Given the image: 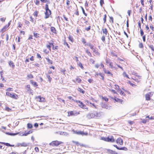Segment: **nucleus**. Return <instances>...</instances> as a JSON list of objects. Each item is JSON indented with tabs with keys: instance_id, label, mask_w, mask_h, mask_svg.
Listing matches in <instances>:
<instances>
[{
	"instance_id": "f257e3e1",
	"label": "nucleus",
	"mask_w": 154,
	"mask_h": 154,
	"mask_svg": "<svg viewBox=\"0 0 154 154\" xmlns=\"http://www.w3.org/2000/svg\"><path fill=\"white\" fill-rule=\"evenodd\" d=\"M100 116V113L96 111H94L93 113H89L86 116L87 118L88 119L95 118L99 119Z\"/></svg>"
},
{
	"instance_id": "f03ea898",
	"label": "nucleus",
	"mask_w": 154,
	"mask_h": 154,
	"mask_svg": "<svg viewBox=\"0 0 154 154\" xmlns=\"http://www.w3.org/2000/svg\"><path fill=\"white\" fill-rule=\"evenodd\" d=\"M45 9L46 11L45 12V18L47 19L49 17V16L51 14V11L49 9L48 5L46 4L45 5Z\"/></svg>"
},
{
	"instance_id": "7ed1b4c3",
	"label": "nucleus",
	"mask_w": 154,
	"mask_h": 154,
	"mask_svg": "<svg viewBox=\"0 0 154 154\" xmlns=\"http://www.w3.org/2000/svg\"><path fill=\"white\" fill-rule=\"evenodd\" d=\"M62 143L60 141H58L56 140L52 142L51 143H50V145H52V146H58L59 144Z\"/></svg>"
},
{
	"instance_id": "20e7f679",
	"label": "nucleus",
	"mask_w": 154,
	"mask_h": 154,
	"mask_svg": "<svg viewBox=\"0 0 154 154\" xmlns=\"http://www.w3.org/2000/svg\"><path fill=\"white\" fill-rule=\"evenodd\" d=\"M6 95H7L10 96V97L14 99H17V97H18L17 95L15 94H12L9 92H7L6 93Z\"/></svg>"
},
{
	"instance_id": "39448f33",
	"label": "nucleus",
	"mask_w": 154,
	"mask_h": 154,
	"mask_svg": "<svg viewBox=\"0 0 154 154\" xmlns=\"http://www.w3.org/2000/svg\"><path fill=\"white\" fill-rule=\"evenodd\" d=\"M74 132L76 134H77L78 135H87L88 134V133L86 132H84L83 131H74Z\"/></svg>"
},
{
	"instance_id": "423d86ee",
	"label": "nucleus",
	"mask_w": 154,
	"mask_h": 154,
	"mask_svg": "<svg viewBox=\"0 0 154 154\" xmlns=\"http://www.w3.org/2000/svg\"><path fill=\"white\" fill-rule=\"evenodd\" d=\"M101 106L102 107L106 109H109L111 108V106H110L105 104L103 103H101Z\"/></svg>"
},
{
	"instance_id": "0eeeda50",
	"label": "nucleus",
	"mask_w": 154,
	"mask_h": 154,
	"mask_svg": "<svg viewBox=\"0 0 154 154\" xmlns=\"http://www.w3.org/2000/svg\"><path fill=\"white\" fill-rule=\"evenodd\" d=\"M107 141L113 142L114 141V139L112 136H109L107 137Z\"/></svg>"
},
{
	"instance_id": "6e6552de",
	"label": "nucleus",
	"mask_w": 154,
	"mask_h": 154,
	"mask_svg": "<svg viewBox=\"0 0 154 154\" xmlns=\"http://www.w3.org/2000/svg\"><path fill=\"white\" fill-rule=\"evenodd\" d=\"M151 93L149 92L148 94H146L145 95L146 99L147 100H149L150 99Z\"/></svg>"
},
{
	"instance_id": "1a4fd4ad",
	"label": "nucleus",
	"mask_w": 154,
	"mask_h": 154,
	"mask_svg": "<svg viewBox=\"0 0 154 154\" xmlns=\"http://www.w3.org/2000/svg\"><path fill=\"white\" fill-rule=\"evenodd\" d=\"M49 44L50 45H52V49L53 50H55V49H57L58 48V47L57 46H56L54 47V45L53 44V43L52 42H49Z\"/></svg>"
},
{
	"instance_id": "9d476101",
	"label": "nucleus",
	"mask_w": 154,
	"mask_h": 154,
	"mask_svg": "<svg viewBox=\"0 0 154 154\" xmlns=\"http://www.w3.org/2000/svg\"><path fill=\"white\" fill-rule=\"evenodd\" d=\"M18 146H27V144L26 143H18Z\"/></svg>"
},
{
	"instance_id": "9b49d317",
	"label": "nucleus",
	"mask_w": 154,
	"mask_h": 154,
	"mask_svg": "<svg viewBox=\"0 0 154 154\" xmlns=\"http://www.w3.org/2000/svg\"><path fill=\"white\" fill-rule=\"evenodd\" d=\"M78 103H79V106L81 108H83L84 107H86V106L82 102L80 101H78Z\"/></svg>"
},
{
	"instance_id": "f8f14e48",
	"label": "nucleus",
	"mask_w": 154,
	"mask_h": 154,
	"mask_svg": "<svg viewBox=\"0 0 154 154\" xmlns=\"http://www.w3.org/2000/svg\"><path fill=\"white\" fill-rule=\"evenodd\" d=\"M73 142V143H75V144L77 146H79V145H80L81 146H84V147H85V145H84V144H81V143H79L78 142H76V141H72Z\"/></svg>"
},
{
	"instance_id": "ddd939ff",
	"label": "nucleus",
	"mask_w": 154,
	"mask_h": 154,
	"mask_svg": "<svg viewBox=\"0 0 154 154\" xmlns=\"http://www.w3.org/2000/svg\"><path fill=\"white\" fill-rule=\"evenodd\" d=\"M116 142L117 143H119L120 145H122L123 143V141L121 138H118L117 139Z\"/></svg>"
},
{
	"instance_id": "4468645a",
	"label": "nucleus",
	"mask_w": 154,
	"mask_h": 154,
	"mask_svg": "<svg viewBox=\"0 0 154 154\" xmlns=\"http://www.w3.org/2000/svg\"><path fill=\"white\" fill-rule=\"evenodd\" d=\"M9 27V26H7V25H6L5 26H4L3 28H2L1 30V31L2 32H5L6 30V29L8 28Z\"/></svg>"
},
{
	"instance_id": "2eb2a0df",
	"label": "nucleus",
	"mask_w": 154,
	"mask_h": 154,
	"mask_svg": "<svg viewBox=\"0 0 154 154\" xmlns=\"http://www.w3.org/2000/svg\"><path fill=\"white\" fill-rule=\"evenodd\" d=\"M103 70L105 73L112 75V74L109 70H106L105 68H103Z\"/></svg>"
},
{
	"instance_id": "dca6fc26",
	"label": "nucleus",
	"mask_w": 154,
	"mask_h": 154,
	"mask_svg": "<svg viewBox=\"0 0 154 154\" xmlns=\"http://www.w3.org/2000/svg\"><path fill=\"white\" fill-rule=\"evenodd\" d=\"M107 151L111 154H117V153L115 151H113L110 149H108Z\"/></svg>"
},
{
	"instance_id": "f3484780",
	"label": "nucleus",
	"mask_w": 154,
	"mask_h": 154,
	"mask_svg": "<svg viewBox=\"0 0 154 154\" xmlns=\"http://www.w3.org/2000/svg\"><path fill=\"white\" fill-rule=\"evenodd\" d=\"M30 83L35 87H37L38 85L37 84V83L33 81V80H30Z\"/></svg>"
},
{
	"instance_id": "a211bd4d",
	"label": "nucleus",
	"mask_w": 154,
	"mask_h": 154,
	"mask_svg": "<svg viewBox=\"0 0 154 154\" xmlns=\"http://www.w3.org/2000/svg\"><path fill=\"white\" fill-rule=\"evenodd\" d=\"M51 31L54 33H56V30L55 28L54 27H51Z\"/></svg>"
},
{
	"instance_id": "6ab92c4d",
	"label": "nucleus",
	"mask_w": 154,
	"mask_h": 154,
	"mask_svg": "<svg viewBox=\"0 0 154 154\" xmlns=\"http://www.w3.org/2000/svg\"><path fill=\"white\" fill-rule=\"evenodd\" d=\"M103 31V33H104L105 35H107L108 33V31L106 28L103 29H102Z\"/></svg>"
},
{
	"instance_id": "aec40b11",
	"label": "nucleus",
	"mask_w": 154,
	"mask_h": 154,
	"mask_svg": "<svg viewBox=\"0 0 154 154\" xmlns=\"http://www.w3.org/2000/svg\"><path fill=\"white\" fill-rule=\"evenodd\" d=\"M38 98L39 99V100H38L40 102H43L44 100V98L43 97H41L40 96H38Z\"/></svg>"
},
{
	"instance_id": "412c9836",
	"label": "nucleus",
	"mask_w": 154,
	"mask_h": 154,
	"mask_svg": "<svg viewBox=\"0 0 154 154\" xmlns=\"http://www.w3.org/2000/svg\"><path fill=\"white\" fill-rule=\"evenodd\" d=\"M148 46L151 50L153 51V53L154 54V47L153 45H149Z\"/></svg>"
},
{
	"instance_id": "4be33fe9",
	"label": "nucleus",
	"mask_w": 154,
	"mask_h": 154,
	"mask_svg": "<svg viewBox=\"0 0 154 154\" xmlns=\"http://www.w3.org/2000/svg\"><path fill=\"white\" fill-rule=\"evenodd\" d=\"M46 60H47V62L49 63H51V64H52L53 62L52 61L50 60L49 58H46Z\"/></svg>"
},
{
	"instance_id": "5701e85b",
	"label": "nucleus",
	"mask_w": 154,
	"mask_h": 154,
	"mask_svg": "<svg viewBox=\"0 0 154 154\" xmlns=\"http://www.w3.org/2000/svg\"><path fill=\"white\" fill-rule=\"evenodd\" d=\"M69 113L70 115H74L75 114H79V112H78V113H76V112H73V111H70L69 112Z\"/></svg>"
},
{
	"instance_id": "b1692460",
	"label": "nucleus",
	"mask_w": 154,
	"mask_h": 154,
	"mask_svg": "<svg viewBox=\"0 0 154 154\" xmlns=\"http://www.w3.org/2000/svg\"><path fill=\"white\" fill-rule=\"evenodd\" d=\"M9 65H10V66H11V65H12V67L13 68H14V67L15 65L12 61H10L9 62Z\"/></svg>"
},
{
	"instance_id": "393cba45",
	"label": "nucleus",
	"mask_w": 154,
	"mask_h": 154,
	"mask_svg": "<svg viewBox=\"0 0 154 154\" xmlns=\"http://www.w3.org/2000/svg\"><path fill=\"white\" fill-rule=\"evenodd\" d=\"M32 133V131H29L27 132H26V133L25 132L24 134H23L22 135V136H27L29 134L31 133Z\"/></svg>"
},
{
	"instance_id": "a878e982",
	"label": "nucleus",
	"mask_w": 154,
	"mask_h": 154,
	"mask_svg": "<svg viewBox=\"0 0 154 154\" xmlns=\"http://www.w3.org/2000/svg\"><path fill=\"white\" fill-rule=\"evenodd\" d=\"M34 36L36 38H38L39 37V34L37 33H33Z\"/></svg>"
},
{
	"instance_id": "bb28decb",
	"label": "nucleus",
	"mask_w": 154,
	"mask_h": 154,
	"mask_svg": "<svg viewBox=\"0 0 154 154\" xmlns=\"http://www.w3.org/2000/svg\"><path fill=\"white\" fill-rule=\"evenodd\" d=\"M119 150H122L126 151L128 150V149L127 148L125 147H123L121 148L119 147Z\"/></svg>"
},
{
	"instance_id": "cd10ccee",
	"label": "nucleus",
	"mask_w": 154,
	"mask_h": 154,
	"mask_svg": "<svg viewBox=\"0 0 154 154\" xmlns=\"http://www.w3.org/2000/svg\"><path fill=\"white\" fill-rule=\"evenodd\" d=\"M18 133H7V134H8V135H11V136H14L16 135H17L18 134Z\"/></svg>"
},
{
	"instance_id": "c85d7f7f",
	"label": "nucleus",
	"mask_w": 154,
	"mask_h": 154,
	"mask_svg": "<svg viewBox=\"0 0 154 154\" xmlns=\"http://www.w3.org/2000/svg\"><path fill=\"white\" fill-rule=\"evenodd\" d=\"M78 90L80 92L82 93V94H84L85 93V91L80 88H79Z\"/></svg>"
},
{
	"instance_id": "c756f323",
	"label": "nucleus",
	"mask_w": 154,
	"mask_h": 154,
	"mask_svg": "<svg viewBox=\"0 0 154 154\" xmlns=\"http://www.w3.org/2000/svg\"><path fill=\"white\" fill-rule=\"evenodd\" d=\"M81 8L82 9V12L83 14H84V15L86 17L87 16V14L86 13H85V10L82 7H81Z\"/></svg>"
},
{
	"instance_id": "7c9ffc66",
	"label": "nucleus",
	"mask_w": 154,
	"mask_h": 154,
	"mask_svg": "<svg viewBox=\"0 0 154 154\" xmlns=\"http://www.w3.org/2000/svg\"><path fill=\"white\" fill-rule=\"evenodd\" d=\"M27 126L28 128H31L32 127V125L31 124L29 123L27 124Z\"/></svg>"
},
{
	"instance_id": "2f4dec72",
	"label": "nucleus",
	"mask_w": 154,
	"mask_h": 154,
	"mask_svg": "<svg viewBox=\"0 0 154 154\" xmlns=\"http://www.w3.org/2000/svg\"><path fill=\"white\" fill-rule=\"evenodd\" d=\"M69 39L72 42H73V38L72 36L69 35Z\"/></svg>"
},
{
	"instance_id": "473e14b6",
	"label": "nucleus",
	"mask_w": 154,
	"mask_h": 154,
	"mask_svg": "<svg viewBox=\"0 0 154 154\" xmlns=\"http://www.w3.org/2000/svg\"><path fill=\"white\" fill-rule=\"evenodd\" d=\"M5 110L7 111L8 112H11L12 110L9 108L8 107H6L5 108Z\"/></svg>"
},
{
	"instance_id": "72a5a7b5",
	"label": "nucleus",
	"mask_w": 154,
	"mask_h": 154,
	"mask_svg": "<svg viewBox=\"0 0 154 154\" xmlns=\"http://www.w3.org/2000/svg\"><path fill=\"white\" fill-rule=\"evenodd\" d=\"M51 45H50L49 44V45H46L47 48L50 50L51 51Z\"/></svg>"
},
{
	"instance_id": "f704fd0d",
	"label": "nucleus",
	"mask_w": 154,
	"mask_h": 154,
	"mask_svg": "<svg viewBox=\"0 0 154 154\" xmlns=\"http://www.w3.org/2000/svg\"><path fill=\"white\" fill-rule=\"evenodd\" d=\"M2 143V144H4L5 145L7 146H12L10 144L8 143Z\"/></svg>"
},
{
	"instance_id": "c9c22d12",
	"label": "nucleus",
	"mask_w": 154,
	"mask_h": 154,
	"mask_svg": "<svg viewBox=\"0 0 154 154\" xmlns=\"http://www.w3.org/2000/svg\"><path fill=\"white\" fill-rule=\"evenodd\" d=\"M89 46L90 47V48L92 49H93L94 46L91 43H89Z\"/></svg>"
},
{
	"instance_id": "e433bc0d",
	"label": "nucleus",
	"mask_w": 154,
	"mask_h": 154,
	"mask_svg": "<svg viewBox=\"0 0 154 154\" xmlns=\"http://www.w3.org/2000/svg\"><path fill=\"white\" fill-rule=\"evenodd\" d=\"M46 76L47 77L48 79V80L49 82H50L51 79V77L50 75H47Z\"/></svg>"
},
{
	"instance_id": "4c0bfd02",
	"label": "nucleus",
	"mask_w": 154,
	"mask_h": 154,
	"mask_svg": "<svg viewBox=\"0 0 154 154\" xmlns=\"http://www.w3.org/2000/svg\"><path fill=\"white\" fill-rule=\"evenodd\" d=\"M86 53L88 54V55L90 56V57L92 56L91 53L89 51H88V50H86Z\"/></svg>"
},
{
	"instance_id": "58836bf2",
	"label": "nucleus",
	"mask_w": 154,
	"mask_h": 154,
	"mask_svg": "<svg viewBox=\"0 0 154 154\" xmlns=\"http://www.w3.org/2000/svg\"><path fill=\"white\" fill-rule=\"evenodd\" d=\"M79 66L83 69H84V67H83V65H82V64L81 63H80L79 64Z\"/></svg>"
},
{
	"instance_id": "ea45409f",
	"label": "nucleus",
	"mask_w": 154,
	"mask_h": 154,
	"mask_svg": "<svg viewBox=\"0 0 154 154\" xmlns=\"http://www.w3.org/2000/svg\"><path fill=\"white\" fill-rule=\"evenodd\" d=\"M139 47L140 48H143V45L142 43H140L139 45Z\"/></svg>"
},
{
	"instance_id": "a19ab883",
	"label": "nucleus",
	"mask_w": 154,
	"mask_h": 154,
	"mask_svg": "<svg viewBox=\"0 0 154 154\" xmlns=\"http://www.w3.org/2000/svg\"><path fill=\"white\" fill-rule=\"evenodd\" d=\"M123 75L124 76L126 77L127 78H129L128 76V75H127L126 74V73L125 72H124L123 74Z\"/></svg>"
},
{
	"instance_id": "79ce46f5",
	"label": "nucleus",
	"mask_w": 154,
	"mask_h": 154,
	"mask_svg": "<svg viewBox=\"0 0 154 154\" xmlns=\"http://www.w3.org/2000/svg\"><path fill=\"white\" fill-rule=\"evenodd\" d=\"M106 63L109 64L111 63L110 60L109 59H106Z\"/></svg>"
},
{
	"instance_id": "37998d69",
	"label": "nucleus",
	"mask_w": 154,
	"mask_h": 154,
	"mask_svg": "<svg viewBox=\"0 0 154 154\" xmlns=\"http://www.w3.org/2000/svg\"><path fill=\"white\" fill-rule=\"evenodd\" d=\"M106 14L104 15V17L103 18V20L104 21V23H105L106 22Z\"/></svg>"
},
{
	"instance_id": "c03bdc74",
	"label": "nucleus",
	"mask_w": 154,
	"mask_h": 154,
	"mask_svg": "<svg viewBox=\"0 0 154 154\" xmlns=\"http://www.w3.org/2000/svg\"><path fill=\"white\" fill-rule=\"evenodd\" d=\"M115 88L116 89V90H119V86L118 85H115Z\"/></svg>"
},
{
	"instance_id": "a18cd8bd",
	"label": "nucleus",
	"mask_w": 154,
	"mask_h": 154,
	"mask_svg": "<svg viewBox=\"0 0 154 154\" xmlns=\"http://www.w3.org/2000/svg\"><path fill=\"white\" fill-rule=\"evenodd\" d=\"M140 35L141 36H143L144 34L143 32V30L141 29H140Z\"/></svg>"
},
{
	"instance_id": "49530a36",
	"label": "nucleus",
	"mask_w": 154,
	"mask_h": 154,
	"mask_svg": "<svg viewBox=\"0 0 154 154\" xmlns=\"http://www.w3.org/2000/svg\"><path fill=\"white\" fill-rule=\"evenodd\" d=\"M26 87L27 88H29V89L28 90V91H31V89L30 88V85H27L26 86Z\"/></svg>"
},
{
	"instance_id": "de8ad7c7",
	"label": "nucleus",
	"mask_w": 154,
	"mask_h": 154,
	"mask_svg": "<svg viewBox=\"0 0 154 154\" xmlns=\"http://www.w3.org/2000/svg\"><path fill=\"white\" fill-rule=\"evenodd\" d=\"M58 150V149H52L50 151V152H54L56 150Z\"/></svg>"
},
{
	"instance_id": "09e8293b",
	"label": "nucleus",
	"mask_w": 154,
	"mask_h": 154,
	"mask_svg": "<svg viewBox=\"0 0 154 154\" xmlns=\"http://www.w3.org/2000/svg\"><path fill=\"white\" fill-rule=\"evenodd\" d=\"M27 76L29 78L32 79L33 78V76L32 74H29L27 75Z\"/></svg>"
},
{
	"instance_id": "8fccbe9b",
	"label": "nucleus",
	"mask_w": 154,
	"mask_h": 154,
	"mask_svg": "<svg viewBox=\"0 0 154 154\" xmlns=\"http://www.w3.org/2000/svg\"><path fill=\"white\" fill-rule=\"evenodd\" d=\"M33 15L36 17H37L38 15V12L37 11H35L34 13H33Z\"/></svg>"
},
{
	"instance_id": "3c124183",
	"label": "nucleus",
	"mask_w": 154,
	"mask_h": 154,
	"mask_svg": "<svg viewBox=\"0 0 154 154\" xmlns=\"http://www.w3.org/2000/svg\"><path fill=\"white\" fill-rule=\"evenodd\" d=\"M146 118H148L150 119H154V117H153V116H151L150 117H149V116H146Z\"/></svg>"
},
{
	"instance_id": "603ef678",
	"label": "nucleus",
	"mask_w": 154,
	"mask_h": 154,
	"mask_svg": "<svg viewBox=\"0 0 154 154\" xmlns=\"http://www.w3.org/2000/svg\"><path fill=\"white\" fill-rule=\"evenodd\" d=\"M118 92L121 94H124V92L122 91L120 89L119 90Z\"/></svg>"
},
{
	"instance_id": "864d4df0",
	"label": "nucleus",
	"mask_w": 154,
	"mask_h": 154,
	"mask_svg": "<svg viewBox=\"0 0 154 154\" xmlns=\"http://www.w3.org/2000/svg\"><path fill=\"white\" fill-rule=\"evenodd\" d=\"M91 26H89L88 27L86 28L85 29V30H86L87 31H89L91 29Z\"/></svg>"
},
{
	"instance_id": "5fc2aeb1",
	"label": "nucleus",
	"mask_w": 154,
	"mask_h": 154,
	"mask_svg": "<svg viewBox=\"0 0 154 154\" xmlns=\"http://www.w3.org/2000/svg\"><path fill=\"white\" fill-rule=\"evenodd\" d=\"M100 5L101 6H102L104 4L103 0H100Z\"/></svg>"
},
{
	"instance_id": "6e6d98bb",
	"label": "nucleus",
	"mask_w": 154,
	"mask_h": 154,
	"mask_svg": "<svg viewBox=\"0 0 154 154\" xmlns=\"http://www.w3.org/2000/svg\"><path fill=\"white\" fill-rule=\"evenodd\" d=\"M110 91L113 94H116V92L114 90H110Z\"/></svg>"
},
{
	"instance_id": "4d7b16f0",
	"label": "nucleus",
	"mask_w": 154,
	"mask_h": 154,
	"mask_svg": "<svg viewBox=\"0 0 154 154\" xmlns=\"http://www.w3.org/2000/svg\"><path fill=\"white\" fill-rule=\"evenodd\" d=\"M99 75H100L102 77V79L103 80L104 79V77L102 75V73H99Z\"/></svg>"
},
{
	"instance_id": "13d9d810",
	"label": "nucleus",
	"mask_w": 154,
	"mask_h": 154,
	"mask_svg": "<svg viewBox=\"0 0 154 154\" xmlns=\"http://www.w3.org/2000/svg\"><path fill=\"white\" fill-rule=\"evenodd\" d=\"M82 42L84 44L86 43V40L84 38H82Z\"/></svg>"
},
{
	"instance_id": "bf43d9fd",
	"label": "nucleus",
	"mask_w": 154,
	"mask_h": 154,
	"mask_svg": "<svg viewBox=\"0 0 154 154\" xmlns=\"http://www.w3.org/2000/svg\"><path fill=\"white\" fill-rule=\"evenodd\" d=\"M5 19H6V18H4V17H2L0 19V20L1 21L4 22L5 21Z\"/></svg>"
},
{
	"instance_id": "052dcab7",
	"label": "nucleus",
	"mask_w": 154,
	"mask_h": 154,
	"mask_svg": "<svg viewBox=\"0 0 154 154\" xmlns=\"http://www.w3.org/2000/svg\"><path fill=\"white\" fill-rule=\"evenodd\" d=\"M101 40L103 42H105V36H103L101 38Z\"/></svg>"
},
{
	"instance_id": "680f3d73",
	"label": "nucleus",
	"mask_w": 154,
	"mask_h": 154,
	"mask_svg": "<svg viewBox=\"0 0 154 154\" xmlns=\"http://www.w3.org/2000/svg\"><path fill=\"white\" fill-rule=\"evenodd\" d=\"M37 57L40 60L41 59L42 57L40 55L38 54H37Z\"/></svg>"
},
{
	"instance_id": "e2e57ef3",
	"label": "nucleus",
	"mask_w": 154,
	"mask_h": 154,
	"mask_svg": "<svg viewBox=\"0 0 154 154\" xmlns=\"http://www.w3.org/2000/svg\"><path fill=\"white\" fill-rule=\"evenodd\" d=\"M76 81H77L78 82V83H80V82H81V81H82V80H81L80 79H79V78H77V79H76Z\"/></svg>"
},
{
	"instance_id": "0e129e2a",
	"label": "nucleus",
	"mask_w": 154,
	"mask_h": 154,
	"mask_svg": "<svg viewBox=\"0 0 154 154\" xmlns=\"http://www.w3.org/2000/svg\"><path fill=\"white\" fill-rule=\"evenodd\" d=\"M39 1L38 0H36L35 2V3L37 5H39Z\"/></svg>"
},
{
	"instance_id": "69168bd1",
	"label": "nucleus",
	"mask_w": 154,
	"mask_h": 154,
	"mask_svg": "<svg viewBox=\"0 0 154 154\" xmlns=\"http://www.w3.org/2000/svg\"><path fill=\"white\" fill-rule=\"evenodd\" d=\"M143 41L144 42H145L146 41V35H144L143 36Z\"/></svg>"
},
{
	"instance_id": "338daca9",
	"label": "nucleus",
	"mask_w": 154,
	"mask_h": 154,
	"mask_svg": "<svg viewBox=\"0 0 154 154\" xmlns=\"http://www.w3.org/2000/svg\"><path fill=\"white\" fill-rule=\"evenodd\" d=\"M103 99L106 101H107L108 100V99L107 97H103Z\"/></svg>"
},
{
	"instance_id": "774afa93",
	"label": "nucleus",
	"mask_w": 154,
	"mask_h": 154,
	"mask_svg": "<svg viewBox=\"0 0 154 154\" xmlns=\"http://www.w3.org/2000/svg\"><path fill=\"white\" fill-rule=\"evenodd\" d=\"M35 151L37 152H39V149L37 147H35Z\"/></svg>"
}]
</instances>
